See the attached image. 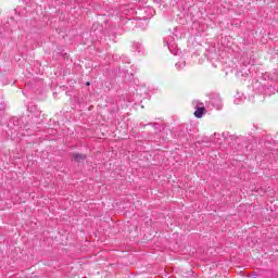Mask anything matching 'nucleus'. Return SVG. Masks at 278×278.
<instances>
[{
  "instance_id": "1",
  "label": "nucleus",
  "mask_w": 278,
  "mask_h": 278,
  "mask_svg": "<svg viewBox=\"0 0 278 278\" xmlns=\"http://www.w3.org/2000/svg\"><path fill=\"white\" fill-rule=\"evenodd\" d=\"M210 100H211V103L213 105H216V108H220V103H222L220 94H218V93H211L210 94Z\"/></svg>"
},
{
  "instance_id": "2",
  "label": "nucleus",
  "mask_w": 278,
  "mask_h": 278,
  "mask_svg": "<svg viewBox=\"0 0 278 278\" xmlns=\"http://www.w3.org/2000/svg\"><path fill=\"white\" fill-rule=\"evenodd\" d=\"M207 112L205 106H197L195 112L193 113L195 118H203V115Z\"/></svg>"
},
{
  "instance_id": "3",
  "label": "nucleus",
  "mask_w": 278,
  "mask_h": 278,
  "mask_svg": "<svg viewBox=\"0 0 278 278\" xmlns=\"http://www.w3.org/2000/svg\"><path fill=\"white\" fill-rule=\"evenodd\" d=\"M88 156L86 154H80V153H74L72 154V160L74 162H84Z\"/></svg>"
},
{
  "instance_id": "4",
  "label": "nucleus",
  "mask_w": 278,
  "mask_h": 278,
  "mask_svg": "<svg viewBox=\"0 0 278 278\" xmlns=\"http://www.w3.org/2000/svg\"><path fill=\"white\" fill-rule=\"evenodd\" d=\"M86 86H90V81H87V83H86Z\"/></svg>"
},
{
  "instance_id": "5",
  "label": "nucleus",
  "mask_w": 278,
  "mask_h": 278,
  "mask_svg": "<svg viewBox=\"0 0 278 278\" xmlns=\"http://www.w3.org/2000/svg\"><path fill=\"white\" fill-rule=\"evenodd\" d=\"M150 125H153L155 127L157 125V123H153V124H150Z\"/></svg>"
},
{
  "instance_id": "6",
  "label": "nucleus",
  "mask_w": 278,
  "mask_h": 278,
  "mask_svg": "<svg viewBox=\"0 0 278 278\" xmlns=\"http://www.w3.org/2000/svg\"><path fill=\"white\" fill-rule=\"evenodd\" d=\"M176 66H179V63H177Z\"/></svg>"
}]
</instances>
